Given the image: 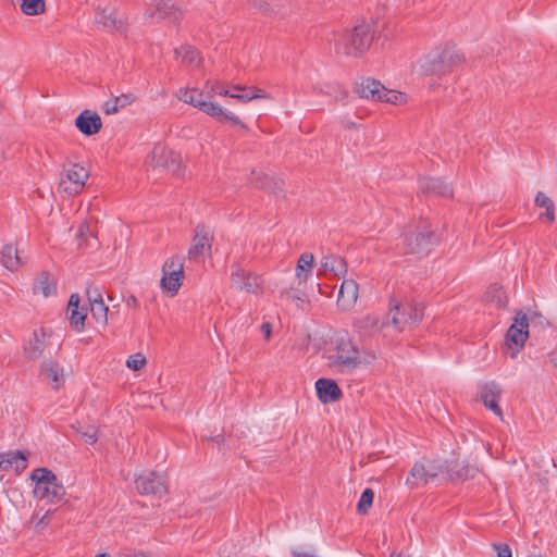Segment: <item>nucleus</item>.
Returning <instances> with one entry per match:
<instances>
[{"label": "nucleus", "mask_w": 557, "mask_h": 557, "mask_svg": "<svg viewBox=\"0 0 557 557\" xmlns=\"http://www.w3.org/2000/svg\"><path fill=\"white\" fill-rule=\"evenodd\" d=\"M86 294H87L89 305L94 304L98 300H103L102 294L100 293V290L97 287L89 286L86 290Z\"/></svg>", "instance_id": "obj_53"}, {"label": "nucleus", "mask_w": 557, "mask_h": 557, "mask_svg": "<svg viewBox=\"0 0 557 557\" xmlns=\"http://www.w3.org/2000/svg\"><path fill=\"white\" fill-rule=\"evenodd\" d=\"M383 89L384 86L380 81L369 77L362 78V81L355 87V91L360 98L371 99L373 101H379V99H381V94L384 92Z\"/></svg>", "instance_id": "obj_20"}, {"label": "nucleus", "mask_w": 557, "mask_h": 557, "mask_svg": "<svg viewBox=\"0 0 557 557\" xmlns=\"http://www.w3.org/2000/svg\"><path fill=\"white\" fill-rule=\"evenodd\" d=\"M425 466L431 479L436 478L442 472V467L433 461L428 462Z\"/></svg>", "instance_id": "obj_55"}, {"label": "nucleus", "mask_w": 557, "mask_h": 557, "mask_svg": "<svg viewBox=\"0 0 557 557\" xmlns=\"http://www.w3.org/2000/svg\"><path fill=\"white\" fill-rule=\"evenodd\" d=\"M441 242V235L428 220H420L409 226L403 234L405 253L418 257L428 256Z\"/></svg>", "instance_id": "obj_2"}, {"label": "nucleus", "mask_w": 557, "mask_h": 557, "mask_svg": "<svg viewBox=\"0 0 557 557\" xmlns=\"http://www.w3.org/2000/svg\"><path fill=\"white\" fill-rule=\"evenodd\" d=\"M218 445L224 442V437L222 435H216L214 438H212Z\"/></svg>", "instance_id": "obj_64"}, {"label": "nucleus", "mask_w": 557, "mask_h": 557, "mask_svg": "<svg viewBox=\"0 0 557 557\" xmlns=\"http://www.w3.org/2000/svg\"><path fill=\"white\" fill-rule=\"evenodd\" d=\"M314 257L310 252H304L298 261L296 267V276L299 280V283L306 282L311 274V270L313 267Z\"/></svg>", "instance_id": "obj_32"}, {"label": "nucleus", "mask_w": 557, "mask_h": 557, "mask_svg": "<svg viewBox=\"0 0 557 557\" xmlns=\"http://www.w3.org/2000/svg\"><path fill=\"white\" fill-rule=\"evenodd\" d=\"M30 479L35 482V485H47L58 483L55 474L47 468H37L32 474Z\"/></svg>", "instance_id": "obj_37"}, {"label": "nucleus", "mask_w": 557, "mask_h": 557, "mask_svg": "<svg viewBox=\"0 0 557 557\" xmlns=\"http://www.w3.org/2000/svg\"><path fill=\"white\" fill-rule=\"evenodd\" d=\"M265 191L275 197H284L283 182L273 177Z\"/></svg>", "instance_id": "obj_49"}, {"label": "nucleus", "mask_w": 557, "mask_h": 557, "mask_svg": "<svg viewBox=\"0 0 557 557\" xmlns=\"http://www.w3.org/2000/svg\"><path fill=\"white\" fill-rule=\"evenodd\" d=\"M429 480H431V478L429 476L425 463L416 462L407 478V484L410 486H420L426 484Z\"/></svg>", "instance_id": "obj_30"}, {"label": "nucleus", "mask_w": 557, "mask_h": 557, "mask_svg": "<svg viewBox=\"0 0 557 557\" xmlns=\"http://www.w3.org/2000/svg\"><path fill=\"white\" fill-rule=\"evenodd\" d=\"M478 469L468 463L455 462L448 469V474L451 481H466L474 478Z\"/></svg>", "instance_id": "obj_28"}, {"label": "nucleus", "mask_w": 557, "mask_h": 557, "mask_svg": "<svg viewBox=\"0 0 557 557\" xmlns=\"http://www.w3.org/2000/svg\"><path fill=\"white\" fill-rule=\"evenodd\" d=\"M463 54L455 46H445L430 53L421 63L424 75L442 77L462 64Z\"/></svg>", "instance_id": "obj_3"}, {"label": "nucleus", "mask_w": 557, "mask_h": 557, "mask_svg": "<svg viewBox=\"0 0 557 557\" xmlns=\"http://www.w3.org/2000/svg\"><path fill=\"white\" fill-rule=\"evenodd\" d=\"M140 553L141 552H132V550H125V552H122L119 557H140Z\"/></svg>", "instance_id": "obj_62"}, {"label": "nucleus", "mask_w": 557, "mask_h": 557, "mask_svg": "<svg viewBox=\"0 0 557 557\" xmlns=\"http://www.w3.org/2000/svg\"><path fill=\"white\" fill-rule=\"evenodd\" d=\"M252 4H253V8L259 10L264 15H269V14L273 13V9L264 1L253 0Z\"/></svg>", "instance_id": "obj_54"}, {"label": "nucleus", "mask_w": 557, "mask_h": 557, "mask_svg": "<svg viewBox=\"0 0 557 557\" xmlns=\"http://www.w3.org/2000/svg\"><path fill=\"white\" fill-rule=\"evenodd\" d=\"M211 91L213 94H216L220 96H225V97H228V95H230V90L224 89V87L220 83L213 84L211 87Z\"/></svg>", "instance_id": "obj_57"}, {"label": "nucleus", "mask_w": 557, "mask_h": 557, "mask_svg": "<svg viewBox=\"0 0 557 557\" xmlns=\"http://www.w3.org/2000/svg\"><path fill=\"white\" fill-rule=\"evenodd\" d=\"M125 304L128 308H136L139 305L137 298L134 295H128L125 299Z\"/></svg>", "instance_id": "obj_59"}, {"label": "nucleus", "mask_w": 557, "mask_h": 557, "mask_svg": "<svg viewBox=\"0 0 557 557\" xmlns=\"http://www.w3.org/2000/svg\"><path fill=\"white\" fill-rule=\"evenodd\" d=\"M329 366L339 372H351L359 367V351L349 339H341L336 354L329 357Z\"/></svg>", "instance_id": "obj_6"}, {"label": "nucleus", "mask_w": 557, "mask_h": 557, "mask_svg": "<svg viewBox=\"0 0 557 557\" xmlns=\"http://www.w3.org/2000/svg\"><path fill=\"white\" fill-rule=\"evenodd\" d=\"M11 460H12V467H15V471L17 473H21L27 468V457L26 455L21 451L16 450L15 453L11 454Z\"/></svg>", "instance_id": "obj_45"}, {"label": "nucleus", "mask_w": 557, "mask_h": 557, "mask_svg": "<svg viewBox=\"0 0 557 557\" xmlns=\"http://www.w3.org/2000/svg\"><path fill=\"white\" fill-rule=\"evenodd\" d=\"M550 362L557 368V351L550 354Z\"/></svg>", "instance_id": "obj_63"}, {"label": "nucleus", "mask_w": 557, "mask_h": 557, "mask_svg": "<svg viewBox=\"0 0 557 557\" xmlns=\"http://www.w3.org/2000/svg\"><path fill=\"white\" fill-rule=\"evenodd\" d=\"M231 280L233 285L247 293L257 294L261 288L260 277L257 274L240 269L239 267L232 272Z\"/></svg>", "instance_id": "obj_15"}, {"label": "nucleus", "mask_w": 557, "mask_h": 557, "mask_svg": "<svg viewBox=\"0 0 557 557\" xmlns=\"http://www.w3.org/2000/svg\"><path fill=\"white\" fill-rule=\"evenodd\" d=\"M75 125L82 134L92 136L100 132L102 122L98 113L84 110L75 119Z\"/></svg>", "instance_id": "obj_17"}, {"label": "nucleus", "mask_w": 557, "mask_h": 557, "mask_svg": "<svg viewBox=\"0 0 557 557\" xmlns=\"http://www.w3.org/2000/svg\"><path fill=\"white\" fill-rule=\"evenodd\" d=\"M318 398L323 404L335 403L343 396L337 383L332 379H319L315 382Z\"/></svg>", "instance_id": "obj_18"}, {"label": "nucleus", "mask_w": 557, "mask_h": 557, "mask_svg": "<svg viewBox=\"0 0 557 557\" xmlns=\"http://www.w3.org/2000/svg\"><path fill=\"white\" fill-rule=\"evenodd\" d=\"M292 554L294 557H318V556L309 554L307 552H299L297 549H293Z\"/></svg>", "instance_id": "obj_61"}, {"label": "nucleus", "mask_w": 557, "mask_h": 557, "mask_svg": "<svg viewBox=\"0 0 557 557\" xmlns=\"http://www.w3.org/2000/svg\"><path fill=\"white\" fill-rule=\"evenodd\" d=\"M500 389L494 382L486 384L481 392V399L486 408L500 416L502 409L498 406Z\"/></svg>", "instance_id": "obj_22"}, {"label": "nucleus", "mask_w": 557, "mask_h": 557, "mask_svg": "<svg viewBox=\"0 0 557 557\" xmlns=\"http://www.w3.org/2000/svg\"><path fill=\"white\" fill-rule=\"evenodd\" d=\"M136 100V96L132 92L122 94L120 96H115L108 101H106L102 106V110L106 114H114L119 112L120 109H123L129 104H132Z\"/></svg>", "instance_id": "obj_25"}, {"label": "nucleus", "mask_w": 557, "mask_h": 557, "mask_svg": "<svg viewBox=\"0 0 557 557\" xmlns=\"http://www.w3.org/2000/svg\"><path fill=\"white\" fill-rule=\"evenodd\" d=\"M21 10L26 15H38L45 11V0H22Z\"/></svg>", "instance_id": "obj_39"}, {"label": "nucleus", "mask_w": 557, "mask_h": 557, "mask_svg": "<svg viewBox=\"0 0 557 557\" xmlns=\"http://www.w3.org/2000/svg\"><path fill=\"white\" fill-rule=\"evenodd\" d=\"M272 178L273 177L252 170L249 177V183L258 189L267 190L268 186H270V183L272 182Z\"/></svg>", "instance_id": "obj_44"}, {"label": "nucleus", "mask_w": 557, "mask_h": 557, "mask_svg": "<svg viewBox=\"0 0 557 557\" xmlns=\"http://www.w3.org/2000/svg\"><path fill=\"white\" fill-rule=\"evenodd\" d=\"M70 317L71 325L77 331H82L85 325V320L87 317L86 310L84 308L82 309H73L71 311H67Z\"/></svg>", "instance_id": "obj_43"}, {"label": "nucleus", "mask_w": 557, "mask_h": 557, "mask_svg": "<svg viewBox=\"0 0 557 557\" xmlns=\"http://www.w3.org/2000/svg\"><path fill=\"white\" fill-rule=\"evenodd\" d=\"M234 90L239 91L238 94H231L228 97L235 98L242 102H248L252 99H265L269 98V95L264 92L262 89L258 87H244L240 85H235L233 87Z\"/></svg>", "instance_id": "obj_26"}, {"label": "nucleus", "mask_w": 557, "mask_h": 557, "mask_svg": "<svg viewBox=\"0 0 557 557\" xmlns=\"http://www.w3.org/2000/svg\"><path fill=\"white\" fill-rule=\"evenodd\" d=\"M384 92L381 94V99L379 101L382 102H388V103H397L398 98L401 97V95L396 94L394 90H389L384 87Z\"/></svg>", "instance_id": "obj_52"}, {"label": "nucleus", "mask_w": 557, "mask_h": 557, "mask_svg": "<svg viewBox=\"0 0 557 557\" xmlns=\"http://www.w3.org/2000/svg\"><path fill=\"white\" fill-rule=\"evenodd\" d=\"M534 202L535 206L545 209V212L540 214V220H545L549 223L555 221V205L548 196L543 191H539L535 196Z\"/></svg>", "instance_id": "obj_31"}, {"label": "nucleus", "mask_w": 557, "mask_h": 557, "mask_svg": "<svg viewBox=\"0 0 557 557\" xmlns=\"http://www.w3.org/2000/svg\"><path fill=\"white\" fill-rule=\"evenodd\" d=\"M95 21L97 24L102 25L109 32L123 33L125 30V24L117 16V13L113 9H97Z\"/></svg>", "instance_id": "obj_19"}, {"label": "nucleus", "mask_w": 557, "mask_h": 557, "mask_svg": "<svg viewBox=\"0 0 557 557\" xmlns=\"http://www.w3.org/2000/svg\"><path fill=\"white\" fill-rule=\"evenodd\" d=\"M146 14L149 17L168 20L172 24L178 23L183 17L182 10L175 5L173 0H153Z\"/></svg>", "instance_id": "obj_13"}, {"label": "nucleus", "mask_w": 557, "mask_h": 557, "mask_svg": "<svg viewBox=\"0 0 557 557\" xmlns=\"http://www.w3.org/2000/svg\"><path fill=\"white\" fill-rule=\"evenodd\" d=\"M337 90H341V86L337 84H317L312 86V91L315 95H332Z\"/></svg>", "instance_id": "obj_46"}, {"label": "nucleus", "mask_w": 557, "mask_h": 557, "mask_svg": "<svg viewBox=\"0 0 557 557\" xmlns=\"http://www.w3.org/2000/svg\"><path fill=\"white\" fill-rule=\"evenodd\" d=\"M90 311L98 323L107 324L109 308L106 306L103 300L90 304Z\"/></svg>", "instance_id": "obj_40"}, {"label": "nucleus", "mask_w": 557, "mask_h": 557, "mask_svg": "<svg viewBox=\"0 0 557 557\" xmlns=\"http://www.w3.org/2000/svg\"><path fill=\"white\" fill-rule=\"evenodd\" d=\"M145 364H146V359L144 357H141L139 354L132 356L126 361V366L134 371L140 370Z\"/></svg>", "instance_id": "obj_50"}, {"label": "nucleus", "mask_w": 557, "mask_h": 557, "mask_svg": "<svg viewBox=\"0 0 557 557\" xmlns=\"http://www.w3.org/2000/svg\"><path fill=\"white\" fill-rule=\"evenodd\" d=\"M79 296L77 294H72L67 305V311L73 309H79Z\"/></svg>", "instance_id": "obj_56"}, {"label": "nucleus", "mask_w": 557, "mask_h": 557, "mask_svg": "<svg viewBox=\"0 0 557 557\" xmlns=\"http://www.w3.org/2000/svg\"><path fill=\"white\" fill-rule=\"evenodd\" d=\"M358 298V284L354 280H344L337 297V302L343 306H350Z\"/></svg>", "instance_id": "obj_24"}, {"label": "nucleus", "mask_w": 557, "mask_h": 557, "mask_svg": "<svg viewBox=\"0 0 557 557\" xmlns=\"http://www.w3.org/2000/svg\"><path fill=\"white\" fill-rule=\"evenodd\" d=\"M261 332L264 334L265 338L269 339L272 332V326L269 322H264L261 325Z\"/></svg>", "instance_id": "obj_60"}, {"label": "nucleus", "mask_w": 557, "mask_h": 557, "mask_svg": "<svg viewBox=\"0 0 557 557\" xmlns=\"http://www.w3.org/2000/svg\"><path fill=\"white\" fill-rule=\"evenodd\" d=\"M374 499V492L372 488H366L358 502L357 511L359 515H367L369 509L371 508Z\"/></svg>", "instance_id": "obj_41"}, {"label": "nucleus", "mask_w": 557, "mask_h": 557, "mask_svg": "<svg viewBox=\"0 0 557 557\" xmlns=\"http://www.w3.org/2000/svg\"><path fill=\"white\" fill-rule=\"evenodd\" d=\"M281 297L286 299L300 300L302 302L308 300L305 293L299 292L293 287L283 289L281 292Z\"/></svg>", "instance_id": "obj_47"}, {"label": "nucleus", "mask_w": 557, "mask_h": 557, "mask_svg": "<svg viewBox=\"0 0 557 557\" xmlns=\"http://www.w3.org/2000/svg\"><path fill=\"white\" fill-rule=\"evenodd\" d=\"M136 488L141 495H153L161 498L168 492L163 475L156 471L145 472L135 480Z\"/></svg>", "instance_id": "obj_9"}, {"label": "nucleus", "mask_w": 557, "mask_h": 557, "mask_svg": "<svg viewBox=\"0 0 557 557\" xmlns=\"http://www.w3.org/2000/svg\"><path fill=\"white\" fill-rule=\"evenodd\" d=\"M176 58H181L182 62L188 65L199 66L201 63V58L199 57V52L191 46H181L175 49Z\"/></svg>", "instance_id": "obj_35"}, {"label": "nucleus", "mask_w": 557, "mask_h": 557, "mask_svg": "<svg viewBox=\"0 0 557 557\" xmlns=\"http://www.w3.org/2000/svg\"><path fill=\"white\" fill-rule=\"evenodd\" d=\"M50 332L45 327L35 330L28 339L23 343V356L26 360L36 361L41 356L47 346V338L50 337Z\"/></svg>", "instance_id": "obj_12"}, {"label": "nucleus", "mask_w": 557, "mask_h": 557, "mask_svg": "<svg viewBox=\"0 0 557 557\" xmlns=\"http://www.w3.org/2000/svg\"><path fill=\"white\" fill-rule=\"evenodd\" d=\"M0 255H1L0 262L8 270L14 271L20 267L21 261H20V257L17 255V249L13 245H11V244L4 245L1 249Z\"/></svg>", "instance_id": "obj_29"}, {"label": "nucleus", "mask_w": 557, "mask_h": 557, "mask_svg": "<svg viewBox=\"0 0 557 557\" xmlns=\"http://www.w3.org/2000/svg\"><path fill=\"white\" fill-rule=\"evenodd\" d=\"M374 38L373 26L361 22L351 29L334 32L330 41L334 42L335 52L345 55L361 57L371 46Z\"/></svg>", "instance_id": "obj_1"}, {"label": "nucleus", "mask_w": 557, "mask_h": 557, "mask_svg": "<svg viewBox=\"0 0 557 557\" xmlns=\"http://www.w3.org/2000/svg\"><path fill=\"white\" fill-rule=\"evenodd\" d=\"M161 287L163 292L175 296L184 278V263L180 256L168 259L162 267Z\"/></svg>", "instance_id": "obj_7"}, {"label": "nucleus", "mask_w": 557, "mask_h": 557, "mask_svg": "<svg viewBox=\"0 0 557 557\" xmlns=\"http://www.w3.org/2000/svg\"><path fill=\"white\" fill-rule=\"evenodd\" d=\"M73 429L86 444L92 445L99 438L98 429L95 425H87L86 428H83L81 424H78L73 425Z\"/></svg>", "instance_id": "obj_38"}, {"label": "nucleus", "mask_w": 557, "mask_h": 557, "mask_svg": "<svg viewBox=\"0 0 557 557\" xmlns=\"http://www.w3.org/2000/svg\"><path fill=\"white\" fill-rule=\"evenodd\" d=\"M356 325L358 330L363 334L371 335L373 332L387 326V323L386 320L380 321V319L374 315H368L363 319H360Z\"/></svg>", "instance_id": "obj_34"}, {"label": "nucleus", "mask_w": 557, "mask_h": 557, "mask_svg": "<svg viewBox=\"0 0 557 557\" xmlns=\"http://www.w3.org/2000/svg\"><path fill=\"white\" fill-rule=\"evenodd\" d=\"M423 309L424 307L418 304L395 302L386 315L387 326L392 324L401 332L407 325H417L423 318Z\"/></svg>", "instance_id": "obj_5"}, {"label": "nucleus", "mask_w": 557, "mask_h": 557, "mask_svg": "<svg viewBox=\"0 0 557 557\" xmlns=\"http://www.w3.org/2000/svg\"><path fill=\"white\" fill-rule=\"evenodd\" d=\"M64 494V487L59 483H54V485H35L34 488L35 497L40 499H48L50 502L60 500Z\"/></svg>", "instance_id": "obj_23"}, {"label": "nucleus", "mask_w": 557, "mask_h": 557, "mask_svg": "<svg viewBox=\"0 0 557 557\" xmlns=\"http://www.w3.org/2000/svg\"><path fill=\"white\" fill-rule=\"evenodd\" d=\"M529 325H531L532 329H544L545 326H549V322L541 313H534L529 318Z\"/></svg>", "instance_id": "obj_48"}, {"label": "nucleus", "mask_w": 557, "mask_h": 557, "mask_svg": "<svg viewBox=\"0 0 557 557\" xmlns=\"http://www.w3.org/2000/svg\"><path fill=\"white\" fill-rule=\"evenodd\" d=\"M76 237L79 248H95L98 245L97 237L91 233L87 223L81 224Z\"/></svg>", "instance_id": "obj_36"}, {"label": "nucleus", "mask_w": 557, "mask_h": 557, "mask_svg": "<svg viewBox=\"0 0 557 557\" xmlns=\"http://www.w3.org/2000/svg\"><path fill=\"white\" fill-rule=\"evenodd\" d=\"M485 301L494 305L497 309H506L508 297L503 286L493 284L487 288L485 293Z\"/></svg>", "instance_id": "obj_27"}, {"label": "nucleus", "mask_w": 557, "mask_h": 557, "mask_svg": "<svg viewBox=\"0 0 557 557\" xmlns=\"http://www.w3.org/2000/svg\"><path fill=\"white\" fill-rule=\"evenodd\" d=\"M529 336V318L522 311L517 312L513 323L506 333V344L510 349L519 351Z\"/></svg>", "instance_id": "obj_11"}, {"label": "nucleus", "mask_w": 557, "mask_h": 557, "mask_svg": "<svg viewBox=\"0 0 557 557\" xmlns=\"http://www.w3.org/2000/svg\"><path fill=\"white\" fill-rule=\"evenodd\" d=\"M212 242V230L205 224H198L195 227V235L188 250V258L194 261L203 260L205 256L211 252Z\"/></svg>", "instance_id": "obj_8"}, {"label": "nucleus", "mask_w": 557, "mask_h": 557, "mask_svg": "<svg viewBox=\"0 0 557 557\" xmlns=\"http://www.w3.org/2000/svg\"><path fill=\"white\" fill-rule=\"evenodd\" d=\"M178 99L198 108L221 123L231 122L234 125H239L240 127L246 128V125L238 119V116L232 112L224 111L218 103L206 101L203 99V92L197 88L181 89Z\"/></svg>", "instance_id": "obj_4"}, {"label": "nucleus", "mask_w": 557, "mask_h": 557, "mask_svg": "<svg viewBox=\"0 0 557 557\" xmlns=\"http://www.w3.org/2000/svg\"><path fill=\"white\" fill-rule=\"evenodd\" d=\"M322 268L333 272L336 276L345 275L347 272V264L345 259L337 256H325L322 259Z\"/></svg>", "instance_id": "obj_33"}, {"label": "nucleus", "mask_w": 557, "mask_h": 557, "mask_svg": "<svg viewBox=\"0 0 557 557\" xmlns=\"http://www.w3.org/2000/svg\"><path fill=\"white\" fill-rule=\"evenodd\" d=\"M34 294H42L49 297L57 294V281L49 272H41L34 281Z\"/></svg>", "instance_id": "obj_21"}, {"label": "nucleus", "mask_w": 557, "mask_h": 557, "mask_svg": "<svg viewBox=\"0 0 557 557\" xmlns=\"http://www.w3.org/2000/svg\"><path fill=\"white\" fill-rule=\"evenodd\" d=\"M88 176L89 173L85 168L74 164L61 177L60 187L69 195H77L83 190Z\"/></svg>", "instance_id": "obj_14"}, {"label": "nucleus", "mask_w": 557, "mask_h": 557, "mask_svg": "<svg viewBox=\"0 0 557 557\" xmlns=\"http://www.w3.org/2000/svg\"><path fill=\"white\" fill-rule=\"evenodd\" d=\"M492 546L494 550L497 553V557H512V552L508 544L494 543Z\"/></svg>", "instance_id": "obj_51"}, {"label": "nucleus", "mask_w": 557, "mask_h": 557, "mask_svg": "<svg viewBox=\"0 0 557 557\" xmlns=\"http://www.w3.org/2000/svg\"><path fill=\"white\" fill-rule=\"evenodd\" d=\"M41 374L50 377L52 381L58 382L62 376V369L59 368L57 362L44 361L40 367Z\"/></svg>", "instance_id": "obj_42"}, {"label": "nucleus", "mask_w": 557, "mask_h": 557, "mask_svg": "<svg viewBox=\"0 0 557 557\" xmlns=\"http://www.w3.org/2000/svg\"><path fill=\"white\" fill-rule=\"evenodd\" d=\"M419 190L426 196L451 197L453 189L440 177H422L419 180Z\"/></svg>", "instance_id": "obj_16"}, {"label": "nucleus", "mask_w": 557, "mask_h": 557, "mask_svg": "<svg viewBox=\"0 0 557 557\" xmlns=\"http://www.w3.org/2000/svg\"><path fill=\"white\" fill-rule=\"evenodd\" d=\"M146 163L153 168H164L177 174L181 169V158L166 147L157 145L147 157Z\"/></svg>", "instance_id": "obj_10"}, {"label": "nucleus", "mask_w": 557, "mask_h": 557, "mask_svg": "<svg viewBox=\"0 0 557 557\" xmlns=\"http://www.w3.org/2000/svg\"><path fill=\"white\" fill-rule=\"evenodd\" d=\"M1 463V471H8L10 468H12V460H11V454H9L7 457L3 455Z\"/></svg>", "instance_id": "obj_58"}]
</instances>
